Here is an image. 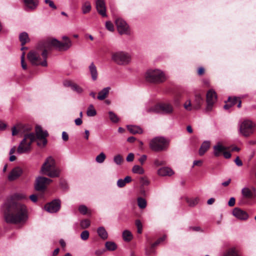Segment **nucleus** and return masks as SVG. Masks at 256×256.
I'll return each mask as SVG.
<instances>
[{
    "label": "nucleus",
    "mask_w": 256,
    "mask_h": 256,
    "mask_svg": "<svg viewBox=\"0 0 256 256\" xmlns=\"http://www.w3.org/2000/svg\"><path fill=\"white\" fill-rule=\"evenodd\" d=\"M4 207V218L7 223L18 224L27 220L28 210L24 204L14 200H7Z\"/></svg>",
    "instance_id": "obj_1"
},
{
    "label": "nucleus",
    "mask_w": 256,
    "mask_h": 256,
    "mask_svg": "<svg viewBox=\"0 0 256 256\" xmlns=\"http://www.w3.org/2000/svg\"><path fill=\"white\" fill-rule=\"evenodd\" d=\"M47 46L46 42L44 44V50H33L28 52V58L30 62L34 65H40L43 66H47V55L48 48L45 46Z\"/></svg>",
    "instance_id": "obj_2"
},
{
    "label": "nucleus",
    "mask_w": 256,
    "mask_h": 256,
    "mask_svg": "<svg viewBox=\"0 0 256 256\" xmlns=\"http://www.w3.org/2000/svg\"><path fill=\"white\" fill-rule=\"evenodd\" d=\"M40 172L42 174L50 178L58 177L60 170L56 166L54 160L52 157L48 158L42 165Z\"/></svg>",
    "instance_id": "obj_3"
},
{
    "label": "nucleus",
    "mask_w": 256,
    "mask_h": 256,
    "mask_svg": "<svg viewBox=\"0 0 256 256\" xmlns=\"http://www.w3.org/2000/svg\"><path fill=\"white\" fill-rule=\"evenodd\" d=\"M62 39L63 42L54 38H48L46 41L47 46L45 47L50 48L51 46H54L60 50H66L72 46V42L66 36H62Z\"/></svg>",
    "instance_id": "obj_4"
},
{
    "label": "nucleus",
    "mask_w": 256,
    "mask_h": 256,
    "mask_svg": "<svg viewBox=\"0 0 256 256\" xmlns=\"http://www.w3.org/2000/svg\"><path fill=\"white\" fill-rule=\"evenodd\" d=\"M144 76L146 81L154 83H161L166 80L164 73L158 69L148 70Z\"/></svg>",
    "instance_id": "obj_5"
},
{
    "label": "nucleus",
    "mask_w": 256,
    "mask_h": 256,
    "mask_svg": "<svg viewBox=\"0 0 256 256\" xmlns=\"http://www.w3.org/2000/svg\"><path fill=\"white\" fill-rule=\"evenodd\" d=\"M255 124L249 120H244L238 124V132L240 135L245 138L250 136L254 132Z\"/></svg>",
    "instance_id": "obj_6"
},
{
    "label": "nucleus",
    "mask_w": 256,
    "mask_h": 256,
    "mask_svg": "<svg viewBox=\"0 0 256 256\" xmlns=\"http://www.w3.org/2000/svg\"><path fill=\"white\" fill-rule=\"evenodd\" d=\"M112 60L118 65L126 66L130 63L132 56L127 52L118 51L112 54Z\"/></svg>",
    "instance_id": "obj_7"
},
{
    "label": "nucleus",
    "mask_w": 256,
    "mask_h": 256,
    "mask_svg": "<svg viewBox=\"0 0 256 256\" xmlns=\"http://www.w3.org/2000/svg\"><path fill=\"white\" fill-rule=\"evenodd\" d=\"M169 142L164 137L157 136L150 142V148L154 152H160L166 150L168 146Z\"/></svg>",
    "instance_id": "obj_8"
},
{
    "label": "nucleus",
    "mask_w": 256,
    "mask_h": 256,
    "mask_svg": "<svg viewBox=\"0 0 256 256\" xmlns=\"http://www.w3.org/2000/svg\"><path fill=\"white\" fill-rule=\"evenodd\" d=\"M36 140V136L34 133L26 134L24 140L18 146L17 152L22 154L28 152L30 149L31 144Z\"/></svg>",
    "instance_id": "obj_9"
},
{
    "label": "nucleus",
    "mask_w": 256,
    "mask_h": 256,
    "mask_svg": "<svg viewBox=\"0 0 256 256\" xmlns=\"http://www.w3.org/2000/svg\"><path fill=\"white\" fill-rule=\"evenodd\" d=\"M36 138L38 140L37 144L40 146H44L47 144L46 137L48 133L46 130H44L40 126L36 127Z\"/></svg>",
    "instance_id": "obj_10"
},
{
    "label": "nucleus",
    "mask_w": 256,
    "mask_h": 256,
    "mask_svg": "<svg viewBox=\"0 0 256 256\" xmlns=\"http://www.w3.org/2000/svg\"><path fill=\"white\" fill-rule=\"evenodd\" d=\"M217 100L216 92L213 90H209L206 94V110L208 112L211 111L214 104Z\"/></svg>",
    "instance_id": "obj_11"
},
{
    "label": "nucleus",
    "mask_w": 256,
    "mask_h": 256,
    "mask_svg": "<svg viewBox=\"0 0 256 256\" xmlns=\"http://www.w3.org/2000/svg\"><path fill=\"white\" fill-rule=\"evenodd\" d=\"M52 182V180L47 178L43 176L38 177L36 180L35 188L38 191H42L44 190L47 186Z\"/></svg>",
    "instance_id": "obj_12"
},
{
    "label": "nucleus",
    "mask_w": 256,
    "mask_h": 256,
    "mask_svg": "<svg viewBox=\"0 0 256 256\" xmlns=\"http://www.w3.org/2000/svg\"><path fill=\"white\" fill-rule=\"evenodd\" d=\"M116 24L118 32L120 34H129L130 29L126 22L122 18H117L116 20Z\"/></svg>",
    "instance_id": "obj_13"
},
{
    "label": "nucleus",
    "mask_w": 256,
    "mask_h": 256,
    "mask_svg": "<svg viewBox=\"0 0 256 256\" xmlns=\"http://www.w3.org/2000/svg\"><path fill=\"white\" fill-rule=\"evenodd\" d=\"M60 208V202L58 200H55L52 202L46 204L45 206V210L50 213L57 212Z\"/></svg>",
    "instance_id": "obj_14"
},
{
    "label": "nucleus",
    "mask_w": 256,
    "mask_h": 256,
    "mask_svg": "<svg viewBox=\"0 0 256 256\" xmlns=\"http://www.w3.org/2000/svg\"><path fill=\"white\" fill-rule=\"evenodd\" d=\"M232 214L235 218L240 220H246L249 218V215L246 212L238 208H236L233 210Z\"/></svg>",
    "instance_id": "obj_15"
},
{
    "label": "nucleus",
    "mask_w": 256,
    "mask_h": 256,
    "mask_svg": "<svg viewBox=\"0 0 256 256\" xmlns=\"http://www.w3.org/2000/svg\"><path fill=\"white\" fill-rule=\"evenodd\" d=\"M96 7L98 13L102 17H106V6L104 0H97L96 2Z\"/></svg>",
    "instance_id": "obj_16"
},
{
    "label": "nucleus",
    "mask_w": 256,
    "mask_h": 256,
    "mask_svg": "<svg viewBox=\"0 0 256 256\" xmlns=\"http://www.w3.org/2000/svg\"><path fill=\"white\" fill-rule=\"evenodd\" d=\"M157 174L161 176H170L174 174L173 170L169 167H162L158 170Z\"/></svg>",
    "instance_id": "obj_17"
},
{
    "label": "nucleus",
    "mask_w": 256,
    "mask_h": 256,
    "mask_svg": "<svg viewBox=\"0 0 256 256\" xmlns=\"http://www.w3.org/2000/svg\"><path fill=\"white\" fill-rule=\"evenodd\" d=\"M22 172V170L19 167H16L12 169L8 175V178L10 180H14L20 176Z\"/></svg>",
    "instance_id": "obj_18"
},
{
    "label": "nucleus",
    "mask_w": 256,
    "mask_h": 256,
    "mask_svg": "<svg viewBox=\"0 0 256 256\" xmlns=\"http://www.w3.org/2000/svg\"><path fill=\"white\" fill-rule=\"evenodd\" d=\"M226 150V147L222 146L220 142H218L214 146V154L216 156H219Z\"/></svg>",
    "instance_id": "obj_19"
},
{
    "label": "nucleus",
    "mask_w": 256,
    "mask_h": 256,
    "mask_svg": "<svg viewBox=\"0 0 256 256\" xmlns=\"http://www.w3.org/2000/svg\"><path fill=\"white\" fill-rule=\"evenodd\" d=\"M26 8L33 10L36 8L38 4V0H23Z\"/></svg>",
    "instance_id": "obj_20"
},
{
    "label": "nucleus",
    "mask_w": 256,
    "mask_h": 256,
    "mask_svg": "<svg viewBox=\"0 0 256 256\" xmlns=\"http://www.w3.org/2000/svg\"><path fill=\"white\" fill-rule=\"evenodd\" d=\"M160 112L170 114L172 113L174 108L172 105L168 103H164L160 104Z\"/></svg>",
    "instance_id": "obj_21"
},
{
    "label": "nucleus",
    "mask_w": 256,
    "mask_h": 256,
    "mask_svg": "<svg viewBox=\"0 0 256 256\" xmlns=\"http://www.w3.org/2000/svg\"><path fill=\"white\" fill-rule=\"evenodd\" d=\"M89 70L93 80H96L98 78V72L96 68L94 62H92L88 66Z\"/></svg>",
    "instance_id": "obj_22"
},
{
    "label": "nucleus",
    "mask_w": 256,
    "mask_h": 256,
    "mask_svg": "<svg viewBox=\"0 0 256 256\" xmlns=\"http://www.w3.org/2000/svg\"><path fill=\"white\" fill-rule=\"evenodd\" d=\"M203 103V99L200 94H196L194 100L193 102L194 110L199 109Z\"/></svg>",
    "instance_id": "obj_23"
},
{
    "label": "nucleus",
    "mask_w": 256,
    "mask_h": 256,
    "mask_svg": "<svg viewBox=\"0 0 256 256\" xmlns=\"http://www.w3.org/2000/svg\"><path fill=\"white\" fill-rule=\"evenodd\" d=\"M110 87H106V88H103L102 90H100L98 94V99L99 100H104V99H105L108 93H109V92H110Z\"/></svg>",
    "instance_id": "obj_24"
},
{
    "label": "nucleus",
    "mask_w": 256,
    "mask_h": 256,
    "mask_svg": "<svg viewBox=\"0 0 256 256\" xmlns=\"http://www.w3.org/2000/svg\"><path fill=\"white\" fill-rule=\"evenodd\" d=\"M210 147V142L209 141H204L201 145L199 150V154L203 156Z\"/></svg>",
    "instance_id": "obj_25"
},
{
    "label": "nucleus",
    "mask_w": 256,
    "mask_h": 256,
    "mask_svg": "<svg viewBox=\"0 0 256 256\" xmlns=\"http://www.w3.org/2000/svg\"><path fill=\"white\" fill-rule=\"evenodd\" d=\"M243 196L246 198H251L253 197L254 192L248 188H244L242 190Z\"/></svg>",
    "instance_id": "obj_26"
},
{
    "label": "nucleus",
    "mask_w": 256,
    "mask_h": 256,
    "mask_svg": "<svg viewBox=\"0 0 256 256\" xmlns=\"http://www.w3.org/2000/svg\"><path fill=\"white\" fill-rule=\"evenodd\" d=\"M92 10L91 4L88 1H86L83 2L82 6V10L83 14L89 13Z\"/></svg>",
    "instance_id": "obj_27"
},
{
    "label": "nucleus",
    "mask_w": 256,
    "mask_h": 256,
    "mask_svg": "<svg viewBox=\"0 0 256 256\" xmlns=\"http://www.w3.org/2000/svg\"><path fill=\"white\" fill-rule=\"evenodd\" d=\"M128 130L129 132L132 134H140L142 133V130L139 126H127Z\"/></svg>",
    "instance_id": "obj_28"
},
{
    "label": "nucleus",
    "mask_w": 256,
    "mask_h": 256,
    "mask_svg": "<svg viewBox=\"0 0 256 256\" xmlns=\"http://www.w3.org/2000/svg\"><path fill=\"white\" fill-rule=\"evenodd\" d=\"M97 232L99 236L100 237V238H102V239L106 240L108 238V232H106V230L104 227L101 226L98 228Z\"/></svg>",
    "instance_id": "obj_29"
},
{
    "label": "nucleus",
    "mask_w": 256,
    "mask_h": 256,
    "mask_svg": "<svg viewBox=\"0 0 256 256\" xmlns=\"http://www.w3.org/2000/svg\"><path fill=\"white\" fill-rule=\"evenodd\" d=\"M27 198L26 196L22 193H18L14 194L12 198L8 200H14V202H16V200H24Z\"/></svg>",
    "instance_id": "obj_30"
},
{
    "label": "nucleus",
    "mask_w": 256,
    "mask_h": 256,
    "mask_svg": "<svg viewBox=\"0 0 256 256\" xmlns=\"http://www.w3.org/2000/svg\"><path fill=\"white\" fill-rule=\"evenodd\" d=\"M20 40L21 42L22 45L25 44L29 41L28 34L26 32H24L21 33L19 36Z\"/></svg>",
    "instance_id": "obj_31"
},
{
    "label": "nucleus",
    "mask_w": 256,
    "mask_h": 256,
    "mask_svg": "<svg viewBox=\"0 0 256 256\" xmlns=\"http://www.w3.org/2000/svg\"><path fill=\"white\" fill-rule=\"evenodd\" d=\"M122 238L124 241L130 242L132 238V234L130 231L125 230L122 232Z\"/></svg>",
    "instance_id": "obj_32"
},
{
    "label": "nucleus",
    "mask_w": 256,
    "mask_h": 256,
    "mask_svg": "<svg viewBox=\"0 0 256 256\" xmlns=\"http://www.w3.org/2000/svg\"><path fill=\"white\" fill-rule=\"evenodd\" d=\"M132 172L134 174H142L144 173V170L142 166L138 165H134L132 168Z\"/></svg>",
    "instance_id": "obj_33"
},
{
    "label": "nucleus",
    "mask_w": 256,
    "mask_h": 256,
    "mask_svg": "<svg viewBox=\"0 0 256 256\" xmlns=\"http://www.w3.org/2000/svg\"><path fill=\"white\" fill-rule=\"evenodd\" d=\"M87 116H94L96 114V112L92 104H90L86 111Z\"/></svg>",
    "instance_id": "obj_34"
},
{
    "label": "nucleus",
    "mask_w": 256,
    "mask_h": 256,
    "mask_svg": "<svg viewBox=\"0 0 256 256\" xmlns=\"http://www.w3.org/2000/svg\"><path fill=\"white\" fill-rule=\"evenodd\" d=\"M224 256H238L234 248H230L226 252Z\"/></svg>",
    "instance_id": "obj_35"
},
{
    "label": "nucleus",
    "mask_w": 256,
    "mask_h": 256,
    "mask_svg": "<svg viewBox=\"0 0 256 256\" xmlns=\"http://www.w3.org/2000/svg\"><path fill=\"white\" fill-rule=\"evenodd\" d=\"M146 202L144 198H138V204L140 208H144L146 206Z\"/></svg>",
    "instance_id": "obj_36"
},
{
    "label": "nucleus",
    "mask_w": 256,
    "mask_h": 256,
    "mask_svg": "<svg viewBox=\"0 0 256 256\" xmlns=\"http://www.w3.org/2000/svg\"><path fill=\"white\" fill-rule=\"evenodd\" d=\"M148 112L160 113V104L154 105L147 110Z\"/></svg>",
    "instance_id": "obj_37"
},
{
    "label": "nucleus",
    "mask_w": 256,
    "mask_h": 256,
    "mask_svg": "<svg viewBox=\"0 0 256 256\" xmlns=\"http://www.w3.org/2000/svg\"><path fill=\"white\" fill-rule=\"evenodd\" d=\"M106 158V156L104 154V152H100L98 156H97L96 158V160L97 162L101 164L102 163Z\"/></svg>",
    "instance_id": "obj_38"
},
{
    "label": "nucleus",
    "mask_w": 256,
    "mask_h": 256,
    "mask_svg": "<svg viewBox=\"0 0 256 256\" xmlns=\"http://www.w3.org/2000/svg\"><path fill=\"white\" fill-rule=\"evenodd\" d=\"M23 126L22 124H17L16 126H14L12 128V135L16 136V135L20 132L22 130L23 128Z\"/></svg>",
    "instance_id": "obj_39"
},
{
    "label": "nucleus",
    "mask_w": 256,
    "mask_h": 256,
    "mask_svg": "<svg viewBox=\"0 0 256 256\" xmlns=\"http://www.w3.org/2000/svg\"><path fill=\"white\" fill-rule=\"evenodd\" d=\"M184 108L188 111L192 110L194 109V104H192L191 101L190 100H188L184 104Z\"/></svg>",
    "instance_id": "obj_40"
},
{
    "label": "nucleus",
    "mask_w": 256,
    "mask_h": 256,
    "mask_svg": "<svg viewBox=\"0 0 256 256\" xmlns=\"http://www.w3.org/2000/svg\"><path fill=\"white\" fill-rule=\"evenodd\" d=\"M106 248L108 250H114L116 248V244L112 242H108L106 243Z\"/></svg>",
    "instance_id": "obj_41"
},
{
    "label": "nucleus",
    "mask_w": 256,
    "mask_h": 256,
    "mask_svg": "<svg viewBox=\"0 0 256 256\" xmlns=\"http://www.w3.org/2000/svg\"><path fill=\"white\" fill-rule=\"evenodd\" d=\"M72 90L78 94H80L84 92L83 88L76 84L72 86Z\"/></svg>",
    "instance_id": "obj_42"
},
{
    "label": "nucleus",
    "mask_w": 256,
    "mask_h": 256,
    "mask_svg": "<svg viewBox=\"0 0 256 256\" xmlns=\"http://www.w3.org/2000/svg\"><path fill=\"white\" fill-rule=\"evenodd\" d=\"M90 222L88 219H84L82 220L80 222V226L83 229L86 228L90 226Z\"/></svg>",
    "instance_id": "obj_43"
},
{
    "label": "nucleus",
    "mask_w": 256,
    "mask_h": 256,
    "mask_svg": "<svg viewBox=\"0 0 256 256\" xmlns=\"http://www.w3.org/2000/svg\"><path fill=\"white\" fill-rule=\"evenodd\" d=\"M108 114L112 122H118L119 119L114 113L112 112H110Z\"/></svg>",
    "instance_id": "obj_44"
},
{
    "label": "nucleus",
    "mask_w": 256,
    "mask_h": 256,
    "mask_svg": "<svg viewBox=\"0 0 256 256\" xmlns=\"http://www.w3.org/2000/svg\"><path fill=\"white\" fill-rule=\"evenodd\" d=\"M114 161L116 164L120 165L123 162V159L120 154H117L114 156Z\"/></svg>",
    "instance_id": "obj_45"
},
{
    "label": "nucleus",
    "mask_w": 256,
    "mask_h": 256,
    "mask_svg": "<svg viewBox=\"0 0 256 256\" xmlns=\"http://www.w3.org/2000/svg\"><path fill=\"white\" fill-rule=\"evenodd\" d=\"M189 206H194L196 205L198 202V198H194L192 199H190L187 200Z\"/></svg>",
    "instance_id": "obj_46"
},
{
    "label": "nucleus",
    "mask_w": 256,
    "mask_h": 256,
    "mask_svg": "<svg viewBox=\"0 0 256 256\" xmlns=\"http://www.w3.org/2000/svg\"><path fill=\"white\" fill-rule=\"evenodd\" d=\"M136 225L137 228V232L138 234H141L142 230V225L139 220H136Z\"/></svg>",
    "instance_id": "obj_47"
},
{
    "label": "nucleus",
    "mask_w": 256,
    "mask_h": 256,
    "mask_svg": "<svg viewBox=\"0 0 256 256\" xmlns=\"http://www.w3.org/2000/svg\"><path fill=\"white\" fill-rule=\"evenodd\" d=\"M89 236V232L88 230H84L80 234V238L84 240H86L88 238Z\"/></svg>",
    "instance_id": "obj_48"
},
{
    "label": "nucleus",
    "mask_w": 256,
    "mask_h": 256,
    "mask_svg": "<svg viewBox=\"0 0 256 256\" xmlns=\"http://www.w3.org/2000/svg\"><path fill=\"white\" fill-rule=\"evenodd\" d=\"M78 210L82 214H86L88 212V208L84 205H80L78 208Z\"/></svg>",
    "instance_id": "obj_49"
},
{
    "label": "nucleus",
    "mask_w": 256,
    "mask_h": 256,
    "mask_svg": "<svg viewBox=\"0 0 256 256\" xmlns=\"http://www.w3.org/2000/svg\"><path fill=\"white\" fill-rule=\"evenodd\" d=\"M24 56H25V53L23 52L21 56V65L22 67L24 70H26L27 68V66L24 62Z\"/></svg>",
    "instance_id": "obj_50"
},
{
    "label": "nucleus",
    "mask_w": 256,
    "mask_h": 256,
    "mask_svg": "<svg viewBox=\"0 0 256 256\" xmlns=\"http://www.w3.org/2000/svg\"><path fill=\"white\" fill-rule=\"evenodd\" d=\"M154 165L156 166H159L164 165L166 162L164 160H160L159 159H156L154 162Z\"/></svg>",
    "instance_id": "obj_51"
},
{
    "label": "nucleus",
    "mask_w": 256,
    "mask_h": 256,
    "mask_svg": "<svg viewBox=\"0 0 256 256\" xmlns=\"http://www.w3.org/2000/svg\"><path fill=\"white\" fill-rule=\"evenodd\" d=\"M44 2L46 4H48L49 6L53 10H56L57 8L56 6L54 4V2L52 0H44Z\"/></svg>",
    "instance_id": "obj_52"
},
{
    "label": "nucleus",
    "mask_w": 256,
    "mask_h": 256,
    "mask_svg": "<svg viewBox=\"0 0 256 256\" xmlns=\"http://www.w3.org/2000/svg\"><path fill=\"white\" fill-rule=\"evenodd\" d=\"M106 27L108 30L110 32H113L114 30V25L110 21L106 22Z\"/></svg>",
    "instance_id": "obj_53"
},
{
    "label": "nucleus",
    "mask_w": 256,
    "mask_h": 256,
    "mask_svg": "<svg viewBox=\"0 0 256 256\" xmlns=\"http://www.w3.org/2000/svg\"><path fill=\"white\" fill-rule=\"evenodd\" d=\"M238 98L236 97H230L228 98V102L232 104V106H234L238 102Z\"/></svg>",
    "instance_id": "obj_54"
},
{
    "label": "nucleus",
    "mask_w": 256,
    "mask_h": 256,
    "mask_svg": "<svg viewBox=\"0 0 256 256\" xmlns=\"http://www.w3.org/2000/svg\"><path fill=\"white\" fill-rule=\"evenodd\" d=\"M166 238V236H163L162 237L160 238L159 239H158L152 245V248H154V247L155 246H157L158 244L160 242L164 240Z\"/></svg>",
    "instance_id": "obj_55"
},
{
    "label": "nucleus",
    "mask_w": 256,
    "mask_h": 256,
    "mask_svg": "<svg viewBox=\"0 0 256 256\" xmlns=\"http://www.w3.org/2000/svg\"><path fill=\"white\" fill-rule=\"evenodd\" d=\"M147 156L145 154L142 155L138 159V162L142 165L144 164L145 161L146 160Z\"/></svg>",
    "instance_id": "obj_56"
},
{
    "label": "nucleus",
    "mask_w": 256,
    "mask_h": 256,
    "mask_svg": "<svg viewBox=\"0 0 256 256\" xmlns=\"http://www.w3.org/2000/svg\"><path fill=\"white\" fill-rule=\"evenodd\" d=\"M134 160V154L132 153H130L128 155V156L126 158V160L128 162H132Z\"/></svg>",
    "instance_id": "obj_57"
},
{
    "label": "nucleus",
    "mask_w": 256,
    "mask_h": 256,
    "mask_svg": "<svg viewBox=\"0 0 256 256\" xmlns=\"http://www.w3.org/2000/svg\"><path fill=\"white\" fill-rule=\"evenodd\" d=\"M126 185V184L122 179H119L117 182V186L119 188H122Z\"/></svg>",
    "instance_id": "obj_58"
},
{
    "label": "nucleus",
    "mask_w": 256,
    "mask_h": 256,
    "mask_svg": "<svg viewBox=\"0 0 256 256\" xmlns=\"http://www.w3.org/2000/svg\"><path fill=\"white\" fill-rule=\"evenodd\" d=\"M202 162H203L202 160H194L193 162L192 168H194V166H200L202 165Z\"/></svg>",
    "instance_id": "obj_59"
},
{
    "label": "nucleus",
    "mask_w": 256,
    "mask_h": 256,
    "mask_svg": "<svg viewBox=\"0 0 256 256\" xmlns=\"http://www.w3.org/2000/svg\"><path fill=\"white\" fill-rule=\"evenodd\" d=\"M140 182L142 184V185H148L149 184V182L148 179L144 178H142L140 179Z\"/></svg>",
    "instance_id": "obj_60"
},
{
    "label": "nucleus",
    "mask_w": 256,
    "mask_h": 256,
    "mask_svg": "<svg viewBox=\"0 0 256 256\" xmlns=\"http://www.w3.org/2000/svg\"><path fill=\"white\" fill-rule=\"evenodd\" d=\"M234 162L238 166H240L242 165V162L238 156H237L234 160Z\"/></svg>",
    "instance_id": "obj_61"
},
{
    "label": "nucleus",
    "mask_w": 256,
    "mask_h": 256,
    "mask_svg": "<svg viewBox=\"0 0 256 256\" xmlns=\"http://www.w3.org/2000/svg\"><path fill=\"white\" fill-rule=\"evenodd\" d=\"M235 198L233 197L231 198L228 202V204L230 206H233L235 204Z\"/></svg>",
    "instance_id": "obj_62"
},
{
    "label": "nucleus",
    "mask_w": 256,
    "mask_h": 256,
    "mask_svg": "<svg viewBox=\"0 0 256 256\" xmlns=\"http://www.w3.org/2000/svg\"><path fill=\"white\" fill-rule=\"evenodd\" d=\"M62 138L64 141L68 140V134L66 132H63L62 133Z\"/></svg>",
    "instance_id": "obj_63"
},
{
    "label": "nucleus",
    "mask_w": 256,
    "mask_h": 256,
    "mask_svg": "<svg viewBox=\"0 0 256 256\" xmlns=\"http://www.w3.org/2000/svg\"><path fill=\"white\" fill-rule=\"evenodd\" d=\"M75 83L72 82L71 81H66L64 82V85L66 86H70L71 88H72V86L74 85Z\"/></svg>",
    "instance_id": "obj_64"
}]
</instances>
